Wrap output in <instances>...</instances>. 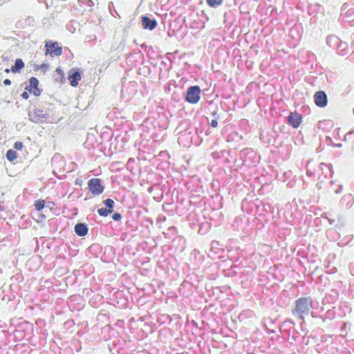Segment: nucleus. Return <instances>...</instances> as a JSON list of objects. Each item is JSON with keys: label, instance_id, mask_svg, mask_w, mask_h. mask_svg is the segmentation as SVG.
I'll use <instances>...</instances> for the list:
<instances>
[{"label": "nucleus", "instance_id": "obj_1", "mask_svg": "<svg viewBox=\"0 0 354 354\" xmlns=\"http://www.w3.org/2000/svg\"><path fill=\"white\" fill-rule=\"evenodd\" d=\"M313 308H314L313 301L310 297H300L295 301L291 312L295 317L302 320L301 326L304 323L305 317L308 315Z\"/></svg>", "mask_w": 354, "mask_h": 354}, {"label": "nucleus", "instance_id": "obj_2", "mask_svg": "<svg viewBox=\"0 0 354 354\" xmlns=\"http://www.w3.org/2000/svg\"><path fill=\"white\" fill-rule=\"evenodd\" d=\"M239 156L242 160L243 163L248 166H250L252 164L258 162L259 159L257 153L251 148H245L242 149L240 151Z\"/></svg>", "mask_w": 354, "mask_h": 354}, {"label": "nucleus", "instance_id": "obj_3", "mask_svg": "<svg viewBox=\"0 0 354 354\" xmlns=\"http://www.w3.org/2000/svg\"><path fill=\"white\" fill-rule=\"evenodd\" d=\"M201 90L198 86H192L187 88L185 95L186 102L191 104H196L200 98Z\"/></svg>", "mask_w": 354, "mask_h": 354}, {"label": "nucleus", "instance_id": "obj_4", "mask_svg": "<svg viewBox=\"0 0 354 354\" xmlns=\"http://www.w3.org/2000/svg\"><path fill=\"white\" fill-rule=\"evenodd\" d=\"M340 17L344 21L350 22L354 20V5L344 3L341 8Z\"/></svg>", "mask_w": 354, "mask_h": 354}, {"label": "nucleus", "instance_id": "obj_5", "mask_svg": "<svg viewBox=\"0 0 354 354\" xmlns=\"http://www.w3.org/2000/svg\"><path fill=\"white\" fill-rule=\"evenodd\" d=\"M88 187L89 191L93 195H100L104 189V187L102 185L101 179L96 178H91L88 180Z\"/></svg>", "mask_w": 354, "mask_h": 354}, {"label": "nucleus", "instance_id": "obj_6", "mask_svg": "<svg viewBox=\"0 0 354 354\" xmlns=\"http://www.w3.org/2000/svg\"><path fill=\"white\" fill-rule=\"evenodd\" d=\"M30 120L35 123H41L46 121L48 115L41 109H34L28 113Z\"/></svg>", "mask_w": 354, "mask_h": 354}, {"label": "nucleus", "instance_id": "obj_7", "mask_svg": "<svg viewBox=\"0 0 354 354\" xmlns=\"http://www.w3.org/2000/svg\"><path fill=\"white\" fill-rule=\"evenodd\" d=\"M45 47L46 48V54H49L51 57L59 56L62 53V47L59 46L57 42H53L48 41L46 42Z\"/></svg>", "mask_w": 354, "mask_h": 354}, {"label": "nucleus", "instance_id": "obj_8", "mask_svg": "<svg viewBox=\"0 0 354 354\" xmlns=\"http://www.w3.org/2000/svg\"><path fill=\"white\" fill-rule=\"evenodd\" d=\"M314 102L319 107H325L328 103V97L323 91H317L314 95Z\"/></svg>", "mask_w": 354, "mask_h": 354}, {"label": "nucleus", "instance_id": "obj_9", "mask_svg": "<svg viewBox=\"0 0 354 354\" xmlns=\"http://www.w3.org/2000/svg\"><path fill=\"white\" fill-rule=\"evenodd\" d=\"M288 123L293 128L299 127L302 120V116L301 114L297 112H291L287 117Z\"/></svg>", "mask_w": 354, "mask_h": 354}, {"label": "nucleus", "instance_id": "obj_10", "mask_svg": "<svg viewBox=\"0 0 354 354\" xmlns=\"http://www.w3.org/2000/svg\"><path fill=\"white\" fill-rule=\"evenodd\" d=\"M141 24L143 28L149 30H153L157 26L156 20L147 16H142Z\"/></svg>", "mask_w": 354, "mask_h": 354}, {"label": "nucleus", "instance_id": "obj_11", "mask_svg": "<svg viewBox=\"0 0 354 354\" xmlns=\"http://www.w3.org/2000/svg\"><path fill=\"white\" fill-rule=\"evenodd\" d=\"M295 322L290 319H286L280 326V331L281 333H285L286 335L289 337L291 330L294 329Z\"/></svg>", "mask_w": 354, "mask_h": 354}, {"label": "nucleus", "instance_id": "obj_12", "mask_svg": "<svg viewBox=\"0 0 354 354\" xmlns=\"http://www.w3.org/2000/svg\"><path fill=\"white\" fill-rule=\"evenodd\" d=\"M68 79L73 86H76L78 84V81L81 79V74L78 71L71 69L69 72Z\"/></svg>", "mask_w": 354, "mask_h": 354}, {"label": "nucleus", "instance_id": "obj_13", "mask_svg": "<svg viewBox=\"0 0 354 354\" xmlns=\"http://www.w3.org/2000/svg\"><path fill=\"white\" fill-rule=\"evenodd\" d=\"M74 231L79 236H84L88 234V228L86 224L79 223L75 225Z\"/></svg>", "mask_w": 354, "mask_h": 354}, {"label": "nucleus", "instance_id": "obj_14", "mask_svg": "<svg viewBox=\"0 0 354 354\" xmlns=\"http://www.w3.org/2000/svg\"><path fill=\"white\" fill-rule=\"evenodd\" d=\"M354 201V198L352 194H347L344 195L340 201V205L345 207V208H349L353 205Z\"/></svg>", "mask_w": 354, "mask_h": 354}, {"label": "nucleus", "instance_id": "obj_15", "mask_svg": "<svg viewBox=\"0 0 354 354\" xmlns=\"http://www.w3.org/2000/svg\"><path fill=\"white\" fill-rule=\"evenodd\" d=\"M326 44L332 48L335 49L337 48L338 44H341L340 39L336 35H329L326 38Z\"/></svg>", "mask_w": 354, "mask_h": 354}, {"label": "nucleus", "instance_id": "obj_16", "mask_svg": "<svg viewBox=\"0 0 354 354\" xmlns=\"http://www.w3.org/2000/svg\"><path fill=\"white\" fill-rule=\"evenodd\" d=\"M335 50L337 53L342 56L347 55L349 52L347 43L343 42L342 41H341L340 44L337 45Z\"/></svg>", "mask_w": 354, "mask_h": 354}, {"label": "nucleus", "instance_id": "obj_17", "mask_svg": "<svg viewBox=\"0 0 354 354\" xmlns=\"http://www.w3.org/2000/svg\"><path fill=\"white\" fill-rule=\"evenodd\" d=\"M319 169L322 170V174H324L325 177H327L328 176H332L333 172L331 165H326L321 162L319 164Z\"/></svg>", "mask_w": 354, "mask_h": 354}, {"label": "nucleus", "instance_id": "obj_18", "mask_svg": "<svg viewBox=\"0 0 354 354\" xmlns=\"http://www.w3.org/2000/svg\"><path fill=\"white\" fill-rule=\"evenodd\" d=\"M24 67V63L21 59H17L15 62V65H13L11 68V71L15 73H19L21 69Z\"/></svg>", "mask_w": 354, "mask_h": 354}, {"label": "nucleus", "instance_id": "obj_19", "mask_svg": "<svg viewBox=\"0 0 354 354\" xmlns=\"http://www.w3.org/2000/svg\"><path fill=\"white\" fill-rule=\"evenodd\" d=\"M39 81L36 77H32L29 80V85L26 87V90H28L29 92L32 91V88H36L38 87Z\"/></svg>", "mask_w": 354, "mask_h": 354}, {"label": "nucleus", "instance_id": "obj_20", "mask_svg": "<svg viewBox=\"0 0 354 354\" xmlns=\"http://www.w3.org/2000/svg\"><path fill=\"white\" fill-rule=\"evenodd\" d=\"M223 0H206L207 5L212 8H217L223 3Z\"/></svg>", "mask_w": 354, "mask_h": 354}, {"label": "nucleus", "instance_id": "obj_21", "mask_svg": "<svg viewBox=\"0 0 354 354\" xmlns=\"http://www.w3.org/2000/svg\"><path fill=\"white\" fill-rule=\"evenodd\" d=\"M6 158L10 161H13L17 158V152L13 149L8 150L6 153Z\"/></svg>", "mask_w": 354, "mask_h": 354}, {"label": "nucleus", "instance_id": "obj_22", "mask_svg": "<svg viewBox=\"0 0 354 354\" xmlns=\"http://www.w3.org/2000/svg\"><path fill=\"white\" fill-rule=\"evenodd\" d=\"M103 203L107 209H112V212L113 211V207L115 205L113 200L107 198L103 201Z\"/></svg>", "mask_w": 354, "mask_h": 354}, {"label": "nucleus", "instance_id": "obj_23", "mask_svg": "<svg viewBox=\"0 0 354 354\" xmlns=\"http://www.w3.org/2000/svg\"><path fill=\"white\" fill-rule=\"evenodd\" d=\"M97 212L101 216H107L109 214L112 213L113 212L112 209H109L106 207L97 209Z\"/></svg>", "mask_w": 354, "mask_h": 354}, {"label": "nucleus", "instance_id": "obj_24", "mask_svg": "<svg viewBox=\"0 0 354 354\" xmlns=\"http://www.w3.org/2000/svg\"><path fill=\"white\" fill-rule=\"evenodd\" d=\"M45 205V201L44 200H37L35 203V209L37 211L41 210Z\"/></svg>", "mask_w": 354, "mask_h": 354}, {"label": "nucleus", "instance_id": "obj_25", "mask_svg": "<svg viewBox=\"0 0 354 354\" xmlns=\"http://www.w3.org/2000/svg\"><path fill=\"white\" fill-rule=\"evenodd\" d=\"M335 317V312L333 310H328L326 311L325 316L322 318L323 322H324L326 319H333Z\"/></svg>", "mask_w": 354, "mask_h": 354}, {"label": "nucleus", "instance_id": "obj_26", "mask_svg": "<svg viewBox=\"0 0 354 354\" xmlns=\"http://www.w3.org/2000/svg\"><path fill=\"white\" fill-rule=\"evenodd\" d=\"M56 72L60 75L59 79L56 78V80L59 81L60 82H63L64 80V71L60 68H57L56 69Z\"/></svg>", "mask_w": 354, "mask_h": 354}, {"label": "nucleus", "instance_id": "obj_27", "mask_svg": "<svg viewBox=\"0 0 354 354\" xmlns=\"http://www.w3.org/2000/svg\"><path fill=\"white\" fill-rule=\"evenodd\" d=\"M113 346L110 347L109 350L111 352L112 354H115L116 353L120 352V347H119L117 344V343L113 342Z\"/></svg>", "mask_w": 354, "mask_h": 354}, {"label": "nucleus", "instance_id": "obj_28", "mask_svg": "<svg viewBox=\"0 0 354 354\" xmlns=\"http://www.w3.org/2000/svg\"><path fill=\"white\" fill-rule=\"evenodd\" d=\"M113 346L110 347L109 350L111 352L112 354H115L116 353L120 352V347H119L117 344V343L113 342Z\"/></svg>", "mask_w": 354, "mask_h": 354}, {"label": "nucleus", "instance_id": "obj_29", "mask_svg": "<svg viewBox=\"0 0 354 354\" xmlns=\"http://www.w3.org/2000/svg\"><path fill=\"white\" fill-rule=\"evenodd\" d=\"M309 165H310V162H308L307 165H306V174L307 176H314V171H312L310 168H309Z\"/></svg>", "mask_w": 354, "mask_h": 354}, {"label": "nucleus", "instance_id": "obj_30", "mask_svg": "<svg viewBox=\"0 0 354 354\" xmlns=\"http://www.w3.org/2000/svg\"><path fill=\"white\" fill-rule=\"evenodd\" d=\"M135 162V160L133 158H130L127 163V168L128 169H132V165Z\"/></svg>", "mask_w": 354, "mask_h": 354}, {"label": "nucleus", "instance_id": "obj_31", "mask_svg": "<svg viewBox=\"0 0 354 354\" xmlns=\"http://www.w3.org/2000/svg\"><path fill=\"white\" fill-rule=\"evenodd\" d=\"M23 147H24V145H23V142H16L14 145L15 149H16L17 150L22 149Z\"/></svg>", "mask_w": 354, "mask_h": 354}, {"label": "nucleus", "instance_id": "obj_32", "mask_svg": "<svg viewBox=\"0 0 354 354\" xmlns=\"http://www.w3.org/2000/svg\"><path fill=\"white\" fill-rule=\"evenodd\" d=\"M112 218L114 221H120L122 218V216L120 213L115 212L112 215Z\"/></svg>", "mask_w": 354, "mask_h": 354}, {"label": "nucleus", "instance_id": "obj_33", "mask_svg": "<svg viewBox=\"0 0 354 354\" xmlns=\"http://www.w3.org/2000/svg\"><path fill=\"white\" fill-rule=\"evenodd\" d=\"M30 93H32L35 96H39L41 94V91L38 87H37L36 88H32Z\"/></svg>", "mask_w": 354, "mask_h": 354}, {"label": "nucleus", "instance_id": "obj_34", "mask_svg": "<svg viewBox=\"0 0 354 354\" xmlns=\"http://www.w3.org/2000/svg\"><path fill=\"white\" fill-rule=\"evenodd\" d=\"M337 187L333 189L335 194H339L342 190V186L341 185H337Z\"/></svg>", "mask_w": 354, "mask_h": 354}, {"label": "nucleus", "instance_id": "obj_35", "mask_svg": "<svg viewBox=\"0 0 354 354\" xmlns=\"http://www.w3.org/2000/svg\"><path fill=\"white\" fill-rule=\"evenodd\" d=\"M217 119H218V117H216L215 119L214 120H212L211 122H210V125L212 127H216L217 125H218V122H217Z\"/></svg>", "mask_w": 354, "mask_h": 354}, {"label": "nucleus", "instance_id": "obj_36", "mask_svg": "<svg viewBox=\"0 0 354 354\" xmlns=\"http://www.w3.org/2000/svg\"><path fill=\"white\" fill-rule=\"evenodd\" d=\"M21 96L23 99L27 100L29 97V94L28 92L24 91L21 93Z\"/></svg>", "mask_w": 354, "mask_h": 354}, {"label": "nucleus", "instance_id": "obj_37", "mask_svg": "<svg viewBox=\"0 0 354 354\" xmlns=\"http://www.w3.org/2000/svg\"><path fill=\"white\" fill-rule=\"evenodd\" d=\"M167 231L170 232L171 233H174V234H176L177 232V230L175 227H171L168 228Z\"/></svg>", "mask_w": 354, "mask_h": 354}, {"label": "nucleus", "instance_id": "obj_38", "mask_svg": "<svg viewBox=\"0 0 354 354\" xmlns=\"http://www.w3.org/2000/svg\"><path fill=\"white\" fill-rule=\"evenodd\" d=\"M3 84L6 86H8L11 84V81L9 79H6L3 81Z\"/></svg>", "mask_w": 354, "mask_h": 354}, {"label": "nucleus", "instance_id": "obj_39", "mask_svg": "<svg viewBox=\"0 0 354 354\" xmlns=\"http://www.w3.org/2000/svg\"><path fill=\"white\" fill-rule=\"evenodd\" d=\"M218 243L217 241H213L212 243H211V246H212V248H215L216 245H218Z\"/></svg>", "mask_w": 354, "mask_h": 354}, {"label": "nucleus", "instance_id": "obj_40", "mask_svg": "<svg viewBox=\"0 0 354 354\" xmlns=\"http://www.w3.org/2000/svg\"><path fill=\"white\" fill-rule=\"evenodd\" d=\"M352 39H353V41H352L351 45H352L353 46H354V33L353 34Z\"/></svg>", "mask_w": 354, "mask_h": 354}, {"label": "nucleus", "instance_id": "obj_41", "mask_svg": "<svg viewBox=\"0 0 354 354\" xmlns=\"http://www.w3.org/2000/svg\"><path fill=\"white\" fill-rule=\"evenodd\" d=\"M10 70L9 68H6V69L5 70V72H6V73H10Z\"/></svg>", "mask_w": 354, "mask_h": 354}, {"label": "nucleus", "instance_id": "obj_42", "mask_svg": "<svg viewBox=\"0 0 354 354\" xmlns=\"http://www.w3.org/2000/svg\"><path fill=\"white\" fill-rule=\"evenodd\" d=\"M296 337H297V336L292 335V339L293 340H295V339H296Z\"/></svg>", "mask_w": 354, "mask_h": 354}, {"label": "nucleus", "instance_id": "obj_43", "mask_svg": "<svg viewBox=\"0 0 354 354\" xmlns=\"http://www.w3.org/2000/svg\"><path fill=\"white\" fill-rule=\"evenodd\" d=\"M69 24L66 25L67 28L71 31V30L69 28Z\"/></svg>", "mask_w": 354, "mask_h": 354}, {"label": "nucleus", "instance_id": "obj_44", "mask_svg": "<svg viewBox=\"0 0 354 354\" xmlns=\"http://www.w3.org/2000/svg\"><path fill=\"white\" fill-rule=\"evenodd\" d=\"M38 1H39V3H43V2L44 1V0H38Z\"/></svg>", "mask_w": 354, "mask_h": 354}, {"label": "nucleus", "instance_id": "obj_45", "mask_svg": "<svg viewBox=\"0 0 354 354\" xmlns=\"http://www.w3.org/2000/svg\"><path fill=\"white\" fill-rule=\"evenodd\" d=\"M3 0H0V5L2 4Z\"/></svg>", "mask_w": 354, "mask_h": 354}]
</instances>
